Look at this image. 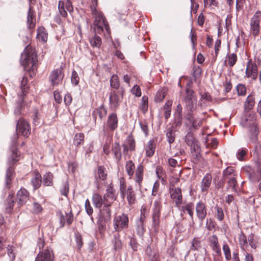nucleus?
Returning a JSON list of instances; mask_svg holds the SVG:
<instances>
[{
  "label": "nucleus",
  "mask_w": 261,
  "mask_h": 261,
  "mask_svg": "<svg viewBox=\"0 0 261 261\" xmlns=\"http://www.w3.org/2000/svg\"><path fill=\"white\" fill-rule=\"evenodd\" d=\"M20 61L25 70L34 71L36 69V54L29 47H27L21 54Z\"/></svg>",
  "instance_id": "nucleus-1"
},
{
  "label": "nucleus",
  "mask_w": 261,
  "mask_h": 261,
  "mask_svg": "<svg viewBox=\"0 0 261 261\" xmlns=\"http://www.w3.org/2000/svg\"><path fill=\"white\" fill-rule=\"evenodd\" d=\"M91 11L92 16L94 18L93 25L95 32L101 34L106 30L109 34L110 31V27L102 13L98 11L94 7H92Z\"/></svg>",
  "instance_id": "nucleus-2"
},
{
  "label": "nucleus",
  "mask_w": 261,
  "mask_h": 261,
  "mask_svg": "<svg viewBox=\"0 0 261 261\" xmlns=\"http://www.w3.org/2000/svg\"><path fill=\"white\" fill-rule=\"evenodd\" d=\"M241 124L244 127H249L248 136L251 143H255L257 140L258 129L255 122L254 115L242 118Z\"/></svg>",
  "instance_id": "nucleus-3"
},
{
  "label": "nucleus",
  "mask_w": 261,
  "mask_h": 261,
  "mask_svg": "<svg viewBox=\"0 0 261 261\" xmlns=\"http://www.w3.org/2000/svg\"><path fill=\"white\" fill-rule=\"evenodd\" d=\"M119 190L121 196L123 198L126 196L129 204H132L135 202L136 195L133 187L129 186L126 189L125 181L123 177L119 179Z\"/></svg>",
  "instance_id": "nucleus-4"
},
{
  "label": "nucleus",
  "mask_w": 261,
  "mask_h": 261,
  "mask_svg": "<svg viewBox=\"0 0 261 261\" xmlns=\"http://www.w3.org/2000/svg\"><path fill=\"white\" fill-rule=\"evenodd\" d=\"M242 170L253 182L258 181L261 179V165L259 164H256L254 167L245 166L242 168Z\"/></svg>",
  "instance_id": "nucleus-5"
},
{
  "label": "nucleus",
  "mask_w": 261,
  "mask_h": 261,
  "mask_svg": "<svg viewBox=\"0 0 261 261\" xmlns=\"http://www.w3.org/2000/svg\"><path fill=\"white\" fill-rule=\"evenodd\" d=\"M128 224L129 219L127 214L123 213L114 218L113 226L116 231L120 232L122 229L127 228Z\"/></svg>",
  "instance_id": "nucleus-6"
},
{
  "label": "nucleus",
  "mask_w": 261,
  "mask_h": 261,
  "mask_svg": "<svg viewBox=\"0 0 261 261\" xmlns=\"http://www.w3.org/2000/svg\"><path fill=\"white\" fill-rule=\"evenodd\" d=\"M161 207L160 201L155 200L153 203L152 225V229L155 232H158L159 228Z\"/></svg>",
  "instance_id": "nucleus-7"
},
{
  "label": "nucleus",
  "mask_w": 261,
  "mask_h": 261,
  "mask_svg": "<svg viewBox=\"0 0 261 261\" xmlns=\"http://www.w3.org/2000/svg\"><path fill=\"white\" fill-rule=\"evenodd\" d=\"M260 15V11H256L250 21V34L254 37L258 36L259 33Z\"/></svg>",
  "instance_id": "nucleus-8"
},
{
  "label": "nucleus",
  "mask_w": 261,
  "mask_h": 261,
  "mask_svg": "<svg viewBox=\"0 0 261 261\" xmlns=\"http://www.w3.org/2000/svg\"><path fill=\"white\" fill-rule=\"evenodd\" d=\"M16 130L18 135H22L28 137L31 133V126L30 124L22 118L17 121Z\"/></svg>",
  "instance_id": "nucleus-9"
},
{
  "label": "nucleus",
  "mask_w": 261,
  "mask_h": 261,
  "mask_svg": "<svg viewBox=\"0 0 261 261\" xmlns=\"http://www.w3.org/2000/svg\"><path fill=\"white\" fill-rule=\"evenodd\" d=\"M110 206L111 205L103 204L102 208L100 210L98 215V223L102 226L106 222L109 221L111 219Z\"/></svg>",
  "instance_id": "nucleus-10"
},
{
  "label": "nucleus",
  "mask_w": 261,
  "mask_h": 261,
  "mask_svg": "<svg viewBox=\"0 0 261 261\" xmlns=\"http://www.w3.org/2000/svg\"><path fill=\"white\" fill-rule=\"evenodd\" d=\"M186 109L190 112L194 111L196 108L197 99L192 91L187 90V96L185 99Z\"/></svg>",
  "instance_id": "nucleus-11"
},
{
  "label": "nucleus",
  "mask_w": 261,
  "mask_h": 261,
  "mask_svg": "<svg viewBox=\"0 0 261 261\" xmlns=\"http://www.w3.org/2000/svg\"><path fill=\"white\" fill-rule=\"evenodd\" d=\"M58 9L60 14L63 17H66L67 11L71 13L73 11V6L69 0H62L59 2Z\"/></svg>",
  "instance_id": "nucleus-12"
},
{
  "label": "nucleus",
  "mask_w": 261,
  "mask_h": 261,
  "mask_svg": "<svg viewBox=\"0 0 261 261\" xmlns=\"http://www.w3.org/2000/svg\"><path fill=\"white\" fill-rule=\"evenodd\" d=\"M60 219V227L62 228L64 226L66 222L68 225H70L73 220V216L71 210L65 212H59L58 213Z\"/></svg>",
  "instance_id": "nucleus-13"
},
{
  "label": "nucleus",
  "mask_w": 261,
  "mask_h": 261,
  "mask_svg": "<svg viewBox=\"0 0 261 261\" xmlns=\"http://www.w3.org/2000/svg\"><path fill=\"white\" fill-rule=\"evenodd\" d=\"M169 192L171 199L175 202L176 206L179 207L182 201L181 189L178 187H170Z\"/></svg>",
  "instance_id": "nucleus-14"
},
{
  "label": "nucleus",
  "mask_w": 261,
  "mask_h": 261,
  "mask_svg": "<svg viewBox=\"0 0 261 261\" xmlns=\"http://www.w3.org/2000/svg\"><path fill=\"white\" fill-rule=\"evenodd\" d=\"M64 74L60 68L54 70L49 76L50 81L53 86H57L61 84L63 79Z\"/></svg>",
  "instance_id": "nucleus-15"
},
{
  "label": "nucleus",
  "mask_w": 261,
  "mask_h": 261,
  "mask_svg": "<svg viewBox=\"0 0 261 261\" xmlns=\"http://www.w3.org/2000/svg\"><path fill=\"white\" fill-rule=\"evenodd\" d=\"M143 166L142 164H139L135 172L134 180L136 183V190H139L141 191L142 189V182L143 179Z\"/></svg>",
  "instance_id": "nucleus-16"
},
{
  "label": "nucleus",
  "mask_w": 261,
  "mask_h": 261,
  "mask_svg": "<svg viewBox=\"0 0 261 261\" xmlns=\"http://www.w3.org/2000/svg\"><path fill=\"white\" fill-rule=\"evenodd\" d=\"M115 190L111 186L108 187L107 193L103 196V204L111 205L116 199Z\"/></svg>",
  "instance_id": "nucleus-17"
},
{
  "label": "nucleus",
  "mask_w": 261,
  "mask_h": 261,
  "mask_svg": "<svg viewBox=\"0 0 261 261\" xmlns=\"http://www.w3.org/2000/svg\"><path fill=\"white\" fill-rule=\"evenodd\" d=\"M208 243L210 247L212 248L216 255H221V250L219 244L218 239L217 237L214 234L208 238Z\"/></svg>",
  "instance_id": "nucleus-18"
},
{
  "label": "nucleus",
  "mask_w": 261,
  "mask_h": 261,
  "mask_svg": "<svg viewBox=\"0 0 261 261\" xmlns=\"http://www.w3.org/2000/svg\"><path fill=\"white\" fill-rule=\"evenodd\" d=\"M118 119L116 113H112L108 116L106 128L110 130L114 131L118 127Z\"/></svg>",
  "instance_id": "nucleus-19"
},
{
  "label": "nucleus",
  "mask_w": 261,
  "mask_h": 261,
  "mask_svg": "<svg viewBox=\"0 0 261 261\" xmlns=\"http://www.w3.org/2000/svg\"><path fill=\"white\" fill-rule=\"evenodd\" d=\"M54 258L52 251L47 248L40 251L36 257L35 261H53Z\"/></svg>",
  "instance_id": "nucleus-20"
},
{
  "label": "nucleus",
  "mask_w": 261,
  "mask_h": 261,
  "mask_svg": "<svg viewBox=\"0 0 261 261\" xmlns=\"http://www.w3.org/2000/svg\"><path fill=\"white\" fill-rule=\"evenodd\" d=\"M246 75L248 77L255 80L257 76V67L255 64L248 61L246 69Z\"/></svg>",
  "instance_id": "nucleus-21"
},
{
  "label": "nucleus",
  "mask_w": 261,
  "mask_h": 261,
  "mask_svg": "<svg viewBox=\"0 0 261 261\" xmlns=\"http://www.w3.org/2000/svg\"><path fill=\"white\" fill-rule=\"evenodd\" d=\"M122 99V95L118 94L114 91L112 92L109 97L110 107L112 109L117 108Z\"/></svg>",
  "instance_id": "nucleus-22"
},
{
  "label": "nucleus",
  "mask_w": 261,
  "mask_h": 261,
  "mask_svg": "<svg viewBox=\"0 0 261 261\" xmlns=\"http://www.w3.org/2000/svg\"><path fill=\"white\" fill-rule=\"evenodd\" d=\"M29 199V194L28 191L24 189H20L17 193V201L19 205L25 204Z\"/></svg>",
  "instance_id": "nucleus-23"
},
{
  "label": "nucleus",
  "mask_w": 261,
  "mask_h": 261,
  "mask_svg": "<svg viewBox=\"0 0 261 261\" xmlns=\"http://www.w3.org/2000/svg\"><path fill=\"white\" fill-rule=\"evenodd\" d=\"M196 212L200 220L202 221L205 219L207 212L205 205L203 202L200 201L196 204Z\"/></svg>",
  "instance_id": "nucleus-24"
},
{
  "label": "nucleus",
  "mask_w": 261,
  "mask_h": 261,
  "mask_svg": "<svg viewBox=\"0 0 261 261\" xmlns=\"http://www.w3.org/2000/svg\"><path fill=\"white\" fill-rule=\"evenodd\" d=\"M107 177V172L106 168L102 166L97 168V171L95 173V178L96 181L98 183L101 180H106Z\"/></svg>",
  "instance_id": "nucleus-25"
},
{
  "label": "nucleus",
  "mask_w": 261,
  "mask_h": 261,
  "mask_svg": "<svg viewBox=\"0 0 261 261\" xmlns=\"http://www.w3.org/2000/svg\"><path fill=\"white\" fill-rule=\"evenodd\" d=\"M123 153L127 154L128 151L134 150L135 148V142L132 136L127 137L125 143L123 144Z\"/></svg>",
  "instance_id": "nucleus-26"
},
{
  "label": "nucleus",
  "mask_w": 261,
  "mask_h": 261,
  "mask_svg": "<svg viewBox=\"0 0 261 261\" xmlns=\"http://www.w3.org/2000/svg\"><path fill=\"white\" fill-rule=\"evenodd\" d=\"M212 182V176L210 174L207 173L203 178L201 184V189L202 192H206L210 186H211Z\"/></svg>",
  "instance_id": "nucleus-27"
},
{
  "label": "nucleus",
  "mask_w": 261,
  "mask_h": 261,
  "mask_svg": "<svg viewBox=\"0 0 261 261\" xmlns=\"http://www.w3.org/2000/svg\"><path fill=\"white\" fill-rule=\"evenodd\" d=\"M31 183L34 188L37 189L39 188L41 184V176L38 172H34L32 174Z\"/></svg>",
  "instance_id": "nucleus-28"
},
{
  "label": "nucleus",
  "mask_w": 261,
  "mask_h": 261,
  "mask_svg": "<svg viewBox=\"0 0 261 261\" xmlns=\"http://www.w3.org/2000/svg\"><path fill=\"white\" fill-rule=\"evenodd\" d=\"M48 35L45 29L42 27H39L37 30V38L43 43L46 42L47 40Z\"/></svg>",
  "instance_id": "nucleus-29"
},
{
  "label": "nucleus",
  "mask_w": 261,
  "mask_h": 261,
  "mask_svg": "<svg viewBox=\"0 0 261 261\" xmlns=\"http://www.w3.org/2000/svg\"><path fill=\"white\" fill-rule=\"evenodd\" d=\"M255 104V97L253 94L249 95L246 100L244 104V108L246 110L249 111L251 110Z\"/></svg>",
  "instance_id": "nucleus-30"
},
{
  "label": "nucleus",
  "mask_w": 261,
  "mask_h": 261,
  "mask_svg": "<svg viewBox=\"0 0 261 261\" xmlns=\"http://www.w3.org/2000/svg\"><path fill=\"white\" fill-rule=\"evenodd\" d=\"M125 168L127 174L129 176V178H131L134 174L135 169V164L132 160L128 161L126 162Z\"/></svg>",
  "instance_id": "nucleus-31"
},
{
  "label": "nucleus",
  "mask_w": 261,
  "mask_h": 261,
  "mask_svg": "<svg viewBox=\"0 0 261 261\" xmlns=\"http://www.w3.org/2000/svg\"><path fill=\"white\" fill-rule=\"evenodd\" d=\"M92 202L95 207L100 208L103 203V198L99 194L94 193L92 196Z\"/></svg>",
  "instance_id": "nucleus-32"
},
{
  "label": "nucleus",
  "mask_w": 261,
  "mask_h": 261,
  "mask_svg": "<svg viewBox=\"0 0 261 261\" xmlns=\"http://www.w3.org/2000/svg\"><path fill=\"white\" fill-rule=\"evenodd\" d=\"M16 138H15L13 141H12V146L11 147L12 149V161L9 160V162L11 163L12 164H14L15 162H16L17 161H18V156L17 155V150L15 148V147L16 146Z\"/></svg>",
  "instance_id": "nucleus-33"
},
{
  "label": "nucleus",
  "mask_w": 261,
  "mask_h": 261,
  "mask_svg": "<svg viewBox=\"0 0 261 261\" xmlns=\"http://www.w3.org/2000/svg\"><path fill=\"white\" fill-rule=\"evenodd\" d=\"M145 151L147 156L150 157L153 155L155 151V146L153 140H150L148 141L145 148Z\"/></svg>",
  "instance_id": "nucleus-34"
},
{
  "label": "nucleus",
  "mask_w": 261,
  "mask_h": 261,
  "mask_svg": "<svg viewBox=\"0 0 261 261\" xmlns=\"http://www.w3.org/2000/svg\"><path fill=\"white\" fill-rule=\"evenodd\" d=\"M53 175L50 172L46 173L43 177V184L46 186H50L53 183Z\"/></svg>",
  "instance_id": "nucleus-35"
},
{
  "label": "nucleus",
  "mask_w": 261,
  "mask_h": 261,
  "mask_svg": "<svg viewBox=\"0 0 261 261\" xmlns=\"http://www.w3.org/2000/svg\"><path fill=\"white\" fill-rule=\"evenodd\" d=\"M89 41L90 45L93 47L98 48L101 44V39L100 37L96 35L90 38Z\"/></svg>",
  "instance_id": "nucleus-36"
},
{
  "label": "nucleus",
  "mask_w": 261,
  "mask_h": 261,
  "mask_svg": "<svg viewBox=\"0 0 261 261\" xmlns=\"http://www.w3.org/2000/svg\"><path fill=\"white\" fill-rule=\"evenodd\" d=\"M172 105V101L171 100H168L164 106L165 110L164 116L166 119H168L170 117Z\"/></svg>",
  "instance_id": "nucleus-37"
},
{
  "label": "nucleus",
  "mask_w": 261,
  "mask_h": 261,
  "mask_svg": "<svg viewBox=\"0 0 261 261\" xmlns=\"http://www.w3.org/2000/svg\"><path fill=\"white\" fill-rule=\"evenodd\" d=\"M112 150L115 158L118 161H119L121 158V147L120 144L117 142H115L112 148Z\"/></svg>",
  "instance_id": "nucleus-38"
},
{
  "label": "nucleus",
  "mask_w": 261,
  "mask_h": 261,
  "mask_svg": "<svg viewBox=\"0 0 261 261\" xmlns=\"http://www.w3.org/2000/svg\"><path fill=\"white\" fill-rule=\"evenodd\" d=\"M222 250L225 256V259L227 260H230L231 258L230 248L228 245L225 243L223 245Z\"/></svg>",
  "instance_id": "nucleus-39"
},
{
  "label": "nucleus",
  "mask_w": 261,
  "mask_h": 261,
  "mask_svg": "<svg viewBox=\"0 0 261 261\" xmlns=\"http://www.w3.org/2000/svg\"><path fill=\"white\" fill-rule=\"evenodd\" d=\"M84 135L83 133H77L75 135L73 139L74 144L77 146L83 143Z\"/></svg>",
  "instance_id": "nucleus-40"
},
{
  "label": "nucleus",
  "mask_w": 261,
  "mask_h": 261,
  "mask_svg": "<svg viewBox=\"0 0 261 261\" xmlns=\"http://www.w3.org/2000/svg\"><path fill=\"white\" fill-rule=\"evenodd\" d=\"M201 248V242L198 238L193 239L190 249L193 251H198Z\"/></svg>",
  "instance_id": "nucleus-41"
},
{
  "label": "nucleus",
  "mask_w": 261,
  "mask_h": 261,
  "mask_svg": "<svg viewBox=\"0 0 261 261\" xmlns=\"http://www.w3.org/2000/svg\"><path fill=\"white\" fill-rule=\"evenodd\" d=\"M187 119L189 120L190 124L195 128L199 127L201 124V120L200 119H195L190 115L187 117Z\"/></svg>",
  "instance_id": "nucleus-42"
},
{
  "label": "nucleus",
  "mask_w": 261,
  "mask_h": 261,
  "mask_svg": "<svg viewBox=\"0 0 261 261\" xmlns=\"http://www.w3.org/2000/svg\"><path fill=\"white\" fill-rule=\"evenodd\" d=\"M144 217L141 215L139 220L137 221V231L138 233L141 236L144 233V226H143Z\"/></svg>",
  "instance_id": "nucleus-43"
},
{
  "label": "nucleus",
  "mask_w": 261,
  "mask_h": 261,
  "mask_svg": "<svg viewBox=\"0 0 261 261\" xmlns=\"http://www.w3.org/2000/svg\"><path fill=\"white\" fill-rule=\"evenodd\" d=\"M175 131L171 128H169L167 129L166 133V137L168 142L171 144L175 140Z\"/></svg>",
  "instance_id": "nucleus-44"
},
{
  "label": "nucleus",
  "mask_w": 261,
  "mask_h": 261,
  "mask_svg": "<svg viewBox=\"0 0 261 261\" xmlns=\"http://www.w3.org/2000/svg\"><path fill=\"white\" fill-rule=\"evenodd\" d=\"M237 60V56L236 54L232 53L228 54L226 57V60L229 66H233L236 63Z\"/></svg>",
  "instance_id": "nucleus-45"
},
{
  "label": "nucleus",
  "mask_w": 261,
  "mask_h": 261,
  "mask_svg": "<svg viewBox=\"0 0 261 261\" xmlns=\"http://www.w3.org/2000/svg\"><path fill=\"white\" fill-rule=\"evenodd\" d=\"M98 114L99 118L101 119L107 115V110L103 106H100L96 109L94 112L93 115Z\"/></svg>",
  "instance_id": "nucleus-46"
},
{
  "label": "nucleus",
  "mask_w": 261,
  "mask_h": 261,
  "mask_svg": "<svg viewBox=\"0 0 261 261\" xmlns=\"http://www.w3.org/2000/svg\"><path fill=\"white\" fill-rule=\"evenodd\" d=\"M34 19V15L33 13L31 11V8H30L28 14V19H27V23L28 28L30 29L33 28L35 26V23L33 21Z\"/></svg>",
  "instance_id": "nucleus-47"
},
{
  "label": "nucleus",
  "mask_w": 261,
  "mask_h": 261,
  "mask_svg": "<svg viewBox=\"0 0 261 261\" xmlns=\"http://www.w3.org/2000/svg\"><path fill=\"white\" fill-rule=\"evenodd\" d=\"M110 84L112 87L115 89H118L119 87V82L118 76L114 74L112 76L110 80Z\"/></svg>",
  "instance_id": "nucleus-48"
},
{
  "label": "nucleus",
  "mask_w": 261,
  "mask_h": 261,
  "mask_svg": "<svg viewBox=\"0 0 261 261\" xmlns=\"http://www.w3.org/2000/svg\"><path fill=\"white\" fill-rule=\"evenodd\" d=\"M247 149L244 148L239 149L236 154V156L240 161H243L244 156L246 155Z\"/></svg>",
  "instance_id": "nucleus-49"
},
{
  "label": "nucleus",
  "mask_w": 261,
  "mask_h": 261,
  "mask_svg": "<svg viewBox=\"0 0 261 261\" xmlns=\"http://www.w3.org/2000/svg\"><path fill=\"white\" fill-rule=\"evenodd\" d=\"M228 184L229 187L231 188L233 191H237V182L236 177H229V180L228 181Z\"/></svg>",
  "instance_id": "nucleus-50"
},
{
  "label": "nucleus",
  "mask_w": 261,
  "mask_h": 261,
  "mask_svg": "<svg viewBox=\"0 0 261 261\" xmlns=\"http://www.w3.org/2000/svg\"><path fill=\"white\" fill-rule=\"evenodd\" d=\"M223 175L227 178L234 177V170L232 167H228L223 171Z\"/></svg>",
  "instance_id": "nucleus-51"
},
{
  "label": "nucleus",
  "mask_w": 261,
  "mask_h": 261,
  "mask_svg": "<svg viewBox=\"0 0 261 261\" xmlns=\"http://www.w3.org/2000/svg\"><path fill=\"white\" fill-rule=\"evenodd\" d=\"M114 248L115 250H119L122 247V242L119 237H115L113 240Z\"/></svg>",
  "instance_id": "nucleus-52"
},
{
  "label": "nucleus",
  "mask_w": 261,
  "mask_h": 261,
  "mask_svg": "<svg viewBox=\"0 0 261 261\" xmlns=\"http://www.w3.org/2000/svg\"><path fill=\"white\" fill-rule=\"evenodd\" d=\"M69 192V184L67 182H64L61 188L60 192L61 195L67 196Z\"/></svg>",
  "instance_id": "nucleus-53"
},
{
  "label": "nucleus",
  "mask_w": 261,
  "mask_h": 261,
  "mask_svg": "<svg viewBox=\"0 0 261 261\" xmlns=\"http://www.w3.org/2000/svg\"><path fill=\"white\" fill-rule=\"evenodd\" d=\"M85 210H86L87 214L89 216H91L93 214V208L91 205V204H90V202L89 199H88L85 201Z\"/></svg>",
  "instance_id": "nucleus-54"
},
{
  "label": "nucleus",
  "mask_w": 261,
  "mask_h": 261,
  "mask_svg": "<svg viewBox=\"0 0 261 261\" xmlns=\"http://www.w3.org/2000/svg\"><path fill=\"white\" fill-rule=\"evenodd\" d=\"M239 240L240 245L242 248H243L247 243V238L242 232L239 235Z\"/></svg>",
  "instance_id": "nucleus-55"
},
{
  "label": "nucleus",
  "mask_w": 261,
  "mask_h": 261,
  "mask_svg": "<svg viewBox=\"0 0 261 261\" xmlns=\"http://www.w3.org/2000/svg\"><path fill=\"white\" fill-rule=\"evenodd\" d=\"M215 208L216 209V216L217 219L219 221H222L224 218V213L222 208L218 206H216Z\"/></svg>",
  "instance_id": "nucleus-56"
},
{
  "label": "nucleus",
  "mask_w": 261,
  "mask_h": 261,
  "mask_svg": "<svg viewBox=\"0 0 261 261\" xmlns=\"http://www.w3.org/2000/svg\"><path fill=\"white\" fill-rule=\"evenodd\" d=\"M71 81L72 84L77 85L79 83V77L75 71L72 72V75L71 77Z\"/></svg>",
  "instance_id": "nucleus-57"
},
{
  "label": "nucleus",
  "mask_w": 261,
  "mask_h": 261,
  "mask_svg": "<svg viewBox=\"0 0 261 261\" xmlns=\"http://www.w3.org/2000/svg\"><path fill=\"white\" fill-rule=\"evenodd\" d=\"M165 97V92L164 90L159 91L155 95V101L159 102L162 101Z\"/></svg>",
  "instance_id": "nucleus-58"
},
{
  "label": "nucleus",
  "mask_w": 261,
  "mask_h": 261,
  "mask_svg": "<svg viewBox=\"0 0 261 261\" xmlns=\"http://www.w3.org/2000/svg\"><path fill=\"white\" fill-rule=\"evenodd\" d=\"M237 90L238 95H244L246 93V87L244 85L239 84L237 86Z\"/></svg>",
  "instance_id": "nucleus-59"
},
{
  "label": "nucleus",
  "mask_w": 261,
  "mask_h": 261,
  "mask_svg": "<svg viewBox=\"0 0 261 261\" xmlns=\"http://www.w3.org/2000/svg\"><path fill=\"white\" fill-rule=\"evenodd\" d=\"M12 172H13V169L11 168H9L7 171L6 177V184L7 187H8V186L10 185L11 184V176L12 175Z\"/></svg>",
  "instance_id": "nucleus-60"
},
{
  "label": "nucleus",
  "mask_w": 261,
  "mask_h": 261,
  "mask_svg": "<svg viewBox=\"0 0 261 261\" xmlns=\"http://www.w3.org/2000/svg\"><path fill=\"white\" fill-rule=\"evenodd\" d=\"M174 124L176 127L179 126L182 122V115L174 114Z\"/></svg>",
  "instance_id": "nucleus-61"
},
{
  "label": "nucleus",
  "mask_w": 261,
  "mask_h": 261,
  "mask_svg": "<svg viewBox=\"0 0 261 261\" xmlns=\"http://www.w3.org/2000/svg\"><path fill=\"white\" fill-rule=\"evenodd\" d=\"M42 207L41 205L37 202L33 203V211L35 214H39L42 211Z\"/></svg>",
  "instance_id": "nucleus-62"
},
{
  "label": "nucleus",
  "mask_w": 261,
  "mask_h": 261,
  "mask_svg": "<svg viewBox=\"0 0 261 261\" xmlns=\"http://www.w3.org/2000/svg\"><path fill=\"white\" fill-rule=\"evenodd\" d=\"M132 93L136 96L140 97L141 95V91L139 86L135 85L131 90Z\"/></svg>",
  "instance_id": "nucleus-63"
},
{
  "label": "nucleus",
  "mask_w": 261,
  "mask_h": 261,
  "mask_svg": "<svg viewBox=\"0 0 261 261\" xmlns=\"http://www.w3.org/2000/svg\"><path fill=\"white\" fill-rule=\"evenodd\" d=\"M54 99L56 102L60 103L62 101V98L61 96L59 91L56 90L54 93Z\"/></svg>",
  "instance_id": "nucleus-64"
}]
</instances>
